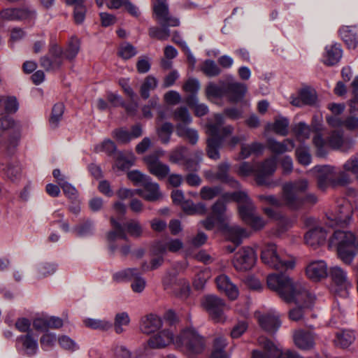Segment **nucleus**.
<instances>
[{"mask_svg": "<svg viewBox=\"0 0 358 358\" xmlns=\"http://www.w3.org/2000/svg\"><path fill=\"white\" fill-rule=\"evenodd\" d=\"M267 285L287 303L293 302L303 308H309L315 300V296L310 294L301 283L294 282L285 274L268 275Z\"/></svg>", "mask_w": 358, "mask_h": 358, "instance_id": "nucleus-1", "label": "nucleus"}, {"mask_svg": "<svg viewBox=\"0 0 358 358\" xmlns=\"http://www.w3.org/2000/svg\"><path fill=\"white\" fill-rule=\"evenodd\" d=\"M329 245L336 248L338 257L346 264H350L358 254V238L351 231H335Z\"/></svg>", "mask_w": 358, "mask_h": 358, "instance_id": "nucleus-2", "label": "nucleus"}, {"mask_svg": "<svg viewBox=\"0 0 358 358\" xmlns=\"http://www.w3.org/2000/svg\"><path fill=\"white\" fill-rule=\"evenodd\" d=\"M224 118L220 114L214 116V122L207 124V134L211 138L207 140L206 152L208 157L217 160L220 159L219 148L224 140L233 131V127L230 125L224 127Z\"/></svg>", "mask_w": 358, "mask_h": 358, "instance_id": "nucleus-3", "label": "nucleus"}, {"mask_svg": "<svg viewBox=\"0 0 358 358\" xmlns=\"http://www.w3.org/2000/svg\"><path fill=\"white\" fill-rule=\"evenodd\" d=\"M308 188V181L306 179H299L294 182L285 183L282 187V200L274 196L266 197L268 203L273 206L280 207L282 204L291 208H298L302 203L299 194L306 192Z\"/></svg>", "mask_w": 358, "mask_h": 358, "instance_id": "nucleus-4", "label": "nucleus"}, {"mask_svg": "<svg viewBox=\"0 0 358 358\" xmlns=\"http://www.w3.org/2000/svg\"><path fill=\"white\" fill-rule=\"evenodd\" d=\"M174 345L189 355H197L205 351L206 343L205 338L195 328L189 327L182 329L176 336Z\"/></svg>", "mask_w": 358, "mask_h": 358, "instance_id": "nucleus-5", "label": "nucleus"}, {"mask_svg": "<svg viewBox=\"0 0 358 358\" xmlns=\"http://www.w3.org/2000/svg\"><path fill=\"white\" fill-rule=\"evenodd\" d=\"M261 259L264 264L275 270L286 271L295 266L294 258L278 251L273 243L266 244L262 250Z\"/></svg>", "mask_w": 358, "mask_h": 358, "instance_id": "nucleus-6", "label": "nucleus"}, {"mask_svg": "<svg viewBox=\"0 0 358 358\" xmlns=\"http://www.w3.org/2000/svg\"><path fill=\"white\" fill-rule=\"evenodd\" d=\"M353 206L351 200L343 198L337 201L336 206L326 214L325 224L330 228L343 227L352 219Z\"/></svg>", "mask_w": 358, "mask_h": 358, "instance_id": "nucleus-7", "label": "nucleus"}, {"mask_svg": "<svg viewBox=\"0 0 358 358\" xmlns=\"http://www.w3.org/2000/svg\"><path fill=\"white\" fill-rule=\"evenodd\" d=\"M110 222L113 227V230L108 234V240L110 241V250L115 252L116 248L113 243L117 238L127 240V236L125 233V229L129 234L133 237L138 238L142 235L143 228L138 221L131 220L124 224L123 227L115 219L112 217Z\"/></svg>", "mask_w": 358, "mask_h": 358, "instance_id": "nucleus-8", "label": "nucleus"}, {"mask_svg": "<svg viewBox=\"0 0 358 358\" xmlns=\"http://www.w3.org/2000/svg\"><path fill=\"white\" fill-rule=\"evenodd\" d=\"M201 305L214 322L223 324L227 321L224 312L229 310L230 307L221 298L215 295L205 296Z\"/></svg>", "mask_w": 358, "mask_h": 358, "instance_id": "nucleus-9", "label": "nucleus"}, {"mask_svg": "<svg viewBox=\"0 0 358 358\" xmlns=\"http://www.w3.org/2000/svg\"><path fill=\"white\" fill-rule=\"evenodd\" d=\"M257 344L262 350H254L251 358H278L282 355L281 346L265 336L258 337Z\"/></svg>", "mask_w": 358, "mask_h": 358, "instance_id": "nucleus-10", "label": "nucleus"}, {"mask_svg": "<svg viewBox=\"0 0 358 358\" xmlns=\"http://www.w3.org/2000/svg\"><path fill=\"white\" fill-rule=\"evenodd\" d=\"M255 317L260 327L271 334H275L281 326L280 315L273 309L266 313L256 311Z\"/></svg>", "mask_w": 358, "mask_h": 358, "instance_id": "nucleus-11", "label": "nucleus"}, {"mask_svg": "<svg viewBox=\"0 0 358 358\" xmlns=\"http://www.w3.org/2000/svg\"><path fill=\"white\" fill-rule=\"evenodd\" d=\"M64 58L62 48L54 43L49 48L48 56H43L41 58L40 64L48 71H55L62 66Z\"/></svg>", "mask_w": 358, "mask_h": 358, "instance_id": "nucleus-12", "label": "nucleus"}, {"mask_svg": "<svg viewBox=\"0 0 358 358\" xmlns=\"http://www.w3.org/2000/svg\"><path fill=\"white\" fill-rule=\"evenodd\" d=\"M150 173L158 179H164L170 173L169 165L162 162L157 155H148L143 158Z\"/></svg>", "mask_w": 358, "mask_h": 358, "instance_id": "nucleus-13", "label": "nucleus"}, {"mask_svg": "<svg viewBox=\"0 0 358 358\" xmlns=\"http://www.w3.org/2000/svg\"><path fill=\"white\" fill-rule=\"evenodd\" d=\"M315 334L310 330L296 329L293 332V341L299 349L307 350L315 345Z\"/></svg>", "mask_w": 358, "mask_h": 358, "instance_id": "nucleus-14", "label": "nucleus"}, {"mask_svg": "<svg viewBox=\"0 0 358 358\" xmlns=\"http://www.w3.org/2000/svg\"><path fill=\"white\" fill-rule=\"evenodd\" d=\"M17 346L25 355L31 357L37 353L38 344L37 338L33 336L32 333H28L18 336L16 339Z\"/></svg>", "mask_w": 358, "mask_h": 358, "instance_id": "nucleus-15", "label": "nucleus"}, {"mask_svg": "<svg viewBox=\"0 0 358 358\" xmlns=\"http://www.w3.org/2000/svg\"><path fill=\"white\" fill-rule=\"evenodd\" d=\"M175 340L176 336L170 330L164 329L150 337L147 341V345L152 349H161L171 343L174 345Z\"/></svg>", "mask_w": 358, "mask_h": 358, "instance_id": "nucleus-16", "label": "nucleus"}, {"mask_svg": "<svg viewBox=\"0 0 358 358\" xmlns=\"http://www.w3.org/2000/svg\"><path fill=\"white\" fill-rule=\"evenodd\" d=\"M328 266L324 260L311 261L306 267L307 277L313 281H320L327 276Z\"/></svg>", "mask_w": 358, "mask_h": 358, "instance_id": "nucleus-17", "label": "nucleus"}, {"mask_svg": "<svg viewBox=\"0 0 358 358\" xmlns=\"http://www.w3.org/2000/svg\"><path fill=\"white\" fill-rule=\"evenodd\" d=\"M329 275L334 285L338 289L344 291V295H345L347 290L352 286L346 271L336 266L330 268Z\"/></svg>", "mask_w": 358, "mask_h": 358, "instance_id": "nucleus-18", "label": "nucleus"}, {"mask_svg": "<svg viewBox=\"0 0 358 358\" xmlns=\"http://www.w3.org/2000/svg\"><path fill=\"white\" fill-rule=\"evenodd\" d=\"M310 171L317 173V185L322 190L329 187L331 176L336 174L335 167L329 165L315 166Z\"/></svg>", "mask_w": 358, "mask_h": 358, "instance_id": "nucleus-19", "label": "nucleus"}, {"mask_svg": "<svg viewBox=\"0 0 358 358\" xmlns=\"http://www.w3.org/2000/svg\"><path fill=\"white\" fill-rule=\"evenodd\" d=\"M277 167V159L273 157L266 159L256 171L257 182L259 184H267V177L272 175Z\"/></svg>", "mask_w": 358, "mask_h": 358, "instance_id": "nucleus-20", "label": "nucleus"}, {"mask_svg": "<svg viewBox=\"0 0 358 358\" xmlns=\"http://www.w3.org/2000/svg\"><path fill=\"white\" fill-rule=\"evenodd\" d=\"M183 243L178 238H171L166 243H156L152 248V252L154 255H164L167 251L171 252H177L183 248Z\"/></svg>", "mask_w": 358, "mask_h": 358, "instance_id": "nucleus-21", "label": "nucleus"}, {"mask_svg": "<svg viewBox=\"0 0 358 358\" xmlns=\"http://www.w3.org/2000/svg\"><path fill=\"white\" fill-rule=\"evenodd\" d=\"M162 326V319L155 314L147 315L141 319L140 330L143 334H152L159 329Z\"/></svg>", "mask_w": 358, "mask_h": 358, "instance_id": "nucleus-22", "label": "nucleus"}, {"mask_svg": "<svg viewBox=\"0 0 358 358\" xmlns=\"http://www.w3.org/2000/svg\"><path fill=\"white\" fill-rule=\"evenodd\" d=\"M342 54L340 44L334 43L327 45L323 54V62L327 66L335 65L341 60Z\"/></svg>", "mask_w": 358, "mask_h": 358, "instance_id": "nucleus-23", "label": "nucleus"}, {"mask_svg": "<svg viewBox=\"0 0 358 358\" xmlns=\"http://www.w3.org/2000/svg\"><path fill=\"white\" fill-rule=\"evenodd\" d=\"M289 120L282 115H278L274 118L273 122H268L265 126L266 132H274L275 134L285 136L288 134Z\"/></svg>", "mask_w": 358, "mask_h": 358, "instance_id": "nucleus-24", "label": "nucleus"}, {"mask_svg": "<svg viewBox=\"0 0 358 358\" xmlns=\"http://www.w3.org/2000/svg\"><path fill=\"white\" fill-rule=\"evenodd\" d=\"M187 150V148L182 145L175 148L169 152V162L173 164L182 163L186 166L187 169L192 171L194 169L192 168V160L191 159H188L186 156Z\"/></svg>", "mask_w": 358, "mask_h": 358, "instance_id": "nucleus-25", "label": "nucleus"}, {"mask_svg": "<svg viewBox=\"0 0 358 358\" xmlns=\"http://www.w3.org/2000/svg\"><path fill=\"white\" fill-rule=\"evenodd\" d=\"M216 284L219 290L225 293L231 300H235L238 296V290L229 278L226 275H220L216 278Z\"/></svg>", "mask_w": 358, "mask_h": 358, "instance_id": "nucleus-26", "label": "nucleus"}, {"mask_svg": "<svg viewBox=\"0 0 358 358\" xmlns=\"http://www.w3.org/2000/svg\"><path fill=\"white\" fill-rule=\"evenodd\" d=\"M327 236V231L322 227L317 226L310 229L305 235L306 243L315 247L324 243Z\"/></svg>", "mask_w": 358, "mask_h": 358, "instance_id": "nucleus-27", "label": "nucleus"}, {"mask_svg": "<svg viewBox=\"0 0 358 358\" xmlns=\"http://www.w3.org/2000/svg\"><path fill=\"white\" fill-rule=\"evenodd\" d=\"M144 190L136 189L137 194L147 201H154L160 199L162 194L159 192V185L152 181L151 178L143 185Z\"/></svg>", "mask_w": 358, "mask_h": 358, "instance_id": "nucleus-28", "label": "nucleus"}, {"mask_svg": "<svg viewBox=\"0 0 358 358\" xmlns=\"http://www.w3.org/2000/svg\"><path fill=\"white\" fill-rule=\"evenodd\" d=\"M268 149L275 154H283L286 152L292 151L294 147V141L289 138H286L283 141L280 142L273 138H270L267 141Z\"/></svg>", "mask_w": 358, "mask_h": 358, "instance_id": "nucleus-29", "label": "nucleus"}, {"mask_svg": "<svg viewBox=\"0 0 358 358\" xmlns=\"http://www.w3.org/2000/svg\"><path fill=\"white\" fill-rule=\"evenodd\" d=\"M327 142L328 146L333 149L341 148L343 152H347L354 145V142L352 141L345 142L343 134L335 131L329 134Z\"/></svg>", "mask_w": 358, "mask_h": 358, "instance_id": "nucleus-30", "label": "nucleus"}, {"mask_svg": "<svg viewBox=\"0 0 358 358\" xmlns=\"http://www.w3.org/2000/svg\"><path fill=\"white\" fill-rule=\"evenodd\" d=\"M176 131L179 137L188 140L191 144L194 145L197 143L199 134L196 129L181 123H178L176 126Z\"/></svg>", "mask_w": 358, "mask_h": 358, "instance_id": "nucleus-31", "label": "nucleus"}, {"mask_svg": "<svg viewBox=\"0 0 358 358\" xmlns=\"http://www.w3.org/2000/svg\"><path fill=\"white\" fill-rule=\"evenodd\" d=\"M245 92L244 85L237 82H231L227 85L226 94L230 101L236 102L243 99Z\"/></svg>", "mask_w": 358, "mask_h": 358, "instance_id": "nucleus-32", "label": "nucleus"}, {"mask_svg": "<svg viewBox=\"0 0 358 358\" xmlns=\"http://www.w3.org/2000/svg\"><path fill=\"white\" fill-rule=\"evenodd\" d=\"M355 339V333L351 330H341L336 333L334 340L335 344L341 348L350 345Z\"/></svg>", "mask_w": 358, "mask_h": 358, "instance_id": "nucleus-33", "label": "nucleus"}, {"mask_svg": "<svg viewBox=\"0 0 358 358\" xmlns=\"http://www.w3.org/2000/svg\"><path fill=\"white\" fill-rule=\"evenodd\" d=\"M129 323L130 318L127 313L122 312L117 313L115 316L113 322L115 332L117 334L124 333Z\"/></svg>", "mask_w": 358, "mask_h": 358, "instance_id": "nucleus-34", "label": "nucleus"}, {"mask_svg": "<svg viewBox=\"0 0 358 358\" xmlns=\"http://www.w3.org/2000/svg\"><path fill=\"white\" fill-rule=\"evenodd\" d=\"M230 165L227 162H223L217 166V180L221 181L222 182L229 183L233 186L236 187L238 185L237 181L234 180L232 178L230 177L229 174Z\"/></svg>", "mask_w": 358, "mask_h": 358, "instance_id": "nucleus-35", "label": "nucleus"}, {"mask_svg": "<svg viewBox=\"0 0 358 358\" xmlns=\"http://www.w3.org/2000/svg\"><path fill=\"white\" fill-rule=\"evenodd\" d=\"M186 103L194 110L196 116L201 117L206 115L208 112V108L206 104L199 103L196 95H189L186 98Z\"/></svg>", "mask_w": 358, "mask_h": 358, "instance_id": "nucleus-36", "label": "nucleus"}, {"mask_svg": "<svg viewBox=\"0 0 358 358\" xmlns=\"http://www.w3.org/2000/svg\"><path fill=\"white\" fill-rule=\"evenodd\" d=\"M136 157L131 150L119 152L117 156V162L122 169H127L133 166Z\"/></svg>", "mask_w": 358, "mask_h": 358, "instance_id": "nucleus-37", "label": "nucleus"}, {"mask_svg": "<svg viewBox=\"0 0 358 358\" xmlns=\"http://www.w3.org/2000/svg\"><path fill=\"white\" fill-rule=\"evenodd\" d=\"M180 206L184 212L188 215H204L206 212V206L202 203L194 204L190 200H185Z\"/></svg>", "mask_w": 358, "mask_h": 358, "instance_id": "nucleus-38", "label": "nucleus"}, {"mask_svg": "<svg viewBox=\"0 0 358 358\" xmlns=\"http://www.w3.org/2000/svg\"><path fill=\"white\" fill-rule=\"evenodd\" d=\"M293 132L296 138V140L302 142L309 138L311 133V129L309 125L304 122H300L295 124L293 127Z\"/></svg>", "mask_w": 358, "mask_h": 358, "instance_id": "nucleus-39", "label": "nucleus"}, {"mask_svg": "<svg viewBox=\"0 0 358 358\" xmlns=\"http://www.w3.org/2000/svg\"><path fill=\"white\" fill-rule=\"evenodd\" d=\"M157 80L152 76H147L140 88V94L143 99H147L150 96V92L154 90L157 86Z\"/></svg>", "mask_w": 358, "mask_h": 358, "instance_id": "nucleus-40", "label": "nucleus"}, {"mask_svg": "<svg viewBox=\"0 0 358 358\" xmlns=\"http://www.w3.org/2000/svg\"><path fill=\"white\" fill-rule=\"evenodd\" d=\"M64 112V105L62 103H57L54 105L49 120L50 125L52 128L55 129L59 126Z\"/></svg>", "mask_w": 358, "mask_h": 358, "instance_id": "nucleus-41", "label": "nucleus"}, {"mask_svg": "<svg viewBox=\"0 0 358 358\" xmlns=\"http://www.w3.org/2000/svg\"><path fill=\"white\" fill-rule=\"evenodd\" d=\"M153 10L159 23L162 22V20L169 15L168 6L164 0H155L153 3Z\"/></svg>", "mask_w": 358, "mask_h": 358, "instance_id": "nucleus-42", "label": "nucleus"}, {"mask_svg": "<svg viewBox=\"0 0 358 358\" xmlns=\"http://www.w3.org/2000/svg\"><path fill=\"white\" fill-rule=\"evenodd\" d=\"M85 327L92 329L106 331L110 329L113 324L106 320L99 319L87 318L83 321Z\"/></svg>", "mask_w": 358, "mask_h": 358, "instance_id": "nucleus-43", "label": "nucleus"}, {"mask_svg": "<svg viewBox=\"0 0 358 358\" xmlns=\"http://www.w3.org/2000/svg\"><path fill=\"white\" fill-rule=\"evenodd\" d=\"M296 157L299 164L303 166H308L312 162L309 148L301 145L296 149Z\"/></svg>", "mask_w": 358, "mask_h": 358, "instance_id": "nucleus-44", "label": "nucleus"}, {"mask_svg": "<svg viewBox=\"0 0 358 358\" xmlns=\"http://www.w3.org/2000/svg\"><path fill=\"white\" fill-rule=\"evenodd\" d=\"M173 116L175 121L184 125H187L192 122V117L185 107L176 108L173 113Z\"/></svg>", "mask_w": 358, "mask_h": 358, "instance_id": "nucleus-45", "label": "nucleus"}, {"mask_svg": "<svg viewBox=\"0 0 358 358\" xmlns=\"http://www.w3.org/2000/svg\"><path fill=\"white\" fill-rule=\"evenodd\" d=\"M234 201L238 203V213L243 220H246V207L245 201L246 200V194L242 192H234L231 195Z\"/></svg>", "mask_w": 358, "mask_h": 358, "instance_id": "nucleus-46", "label": "nucleus"}, {"mask_svg": "<svg viewBox=\"0 0 358 358\" xmlns=\"http://www.w3.org/2000/svg\"><path fill=\"white\" fill-rule=\"evenodd\" d=\"M252 208L248 200V211ZM265 225V222L259 216L255 214L248 213V227H250L253 231H257L262 229Z\"/></svg>", "mask_w": 358, "mask_h": 358, "instance_id": "nucleus-47", "label": "nucleus"}, {"mask_svg": "<svg viewBox=\"0 0 358 358\" xmlns=\"http://www.w3.org/2000/svg\"><path fill=\"white\" fill-rule=\"evenodd\" d=\"M79 51L80 40L76 36H72L69 42L64 57L69 60H72L76 57Z\"/></svg>", "mask_w": 358, "mask_h": 358, "instance_id": "nucleus-48", "label": "nucleus"}, {"mask_svg": "<svg viewBox=\"0 0 358 358\" xmlns=\"http://www.w3.org/2000/svg\"><path fill=\"white\" fill-rule=\"evenodd\" d=\"M227 85L220 86L214 83H210L206 89V93L208 99L220 98L226 94Z\"/></svg>", "mask_w": 358, "mask_h": 358, "instance_id": "nucleus-49", "label": "nucleus"}, {"mask_svg": "<svg viewBox=\"0 0 358 358\" xmlns=\"http://www.w3.org/2000/svg\"><path fill=\"white\" fill-rule=\"evenodd\" d=\"M138 271L137 268H127L118 272L113 275V279L117 282L128 281L134 279L137 275Z\"/></svg>", "mask_w": 358, "mask_h": 358, "instance_id": "nucleus-50", "label": "nucleus"}, {"mask_svg": "<svg viewBox=\"0 0 358 358\" xmlns=\"http://www.w3.org/2000/svg\"><path fill=\"white\" fill-rule=\"evenodd\" d=\"M233 264L236 271L243 273L246 271V250L244 248L236 253Z\"/></svg>", "mask_w": 358, "mask_h": 358, "instance_id": "nucleus-51", "label": "nucleus"}, {"mask_svg": "<svg viewBox=\"0 0 358 358\" xmlns=\"http://www.w3.org/2000/svg\"><path fill=\"white\" fill-rule=\"evenodd\" d=\"M117 150L115 143L110 139H105L102 143L94 147V152L96 153L104 152L108 155H112Z\"/></svg>", "mask_w": 358, "mask_h": 358, "instance_id": "nucleus-52", "label": "nucleus"}, {"mask_svg": "<svg viewBox=\"0 0 358 358\" xmlns=\"http://www.w3.org/2000/svg\"><path fill=\"white\" fill-rule=\"evenodd\" d=\"M201 70L207 76L209 77L217 76L221 72L220 69L218 67L217 64L211 59H207L203 62L201 66Z\"/></svg>", "mask_w": 358, "mask_h": 358, "instance_id": "nucleus-53", "label": "nucleus"}, {"mask_svg": "<svg viewBox=\"0 0 358 358\" xmlns=\"http://www.w3.org/2000/svg\"><path fill=\"white\" fill-rule=\"evenodd\" d=\"M313 143L317 149V155L319 157H324L327 153L328 142L324 140L320 134H316L313 138Z\"/></svg>", "mask_w": 358, "mask_h": 358, "instance_id": "nucleus-54", "label": "nucleus"}, {"mask_svg": "<svg viewBox=\"0 0 358 358\" xmlns=\"http://www.w3.org/2000/svg\"><path fill=\"white\" fill-rule=\"evenodd\" d=\"M149 36L160 41H165L170 36V31L166 27L162 28L152 27L149 29Z\"/></svg>", "mask_w": 358, "mask_h": 358, "instance_id": "nucleus-55", "label": "nucleus"}, {"mask_svg": "<svg viewBox=\"0 0 358 358\" xmlns=\"http://www.w3.org/2000/svg\"><path fill=\"white\" fill-rule=\"evenodd\" d=\"M343 169L346 172H350L356 178L358 176V154L351 156L343 165Z\"/></svg>", "mask_w": 358, "mask_h": 358, "instance_id": "nucleus-56", "label": "nucleus"}, {"mask_svg": "<svg viewBox=\"0 0 358 358\" xmlns=\"http://www.w3.org/2000/svg\"><path fill=\"white\" fill-rule=\"evenodd\" d=\"M340 35L348 45L352 48L356 46L357 41L355 34L352 33V30L350 29V27H342L340 29Z\"/></svg>", "mask_w": 358, "mask_h": 358, "instance_id": "nucleus-57", "label": "nucleus"}, {"mask_svg": "<svg viewBox=\"0 0 358 358\" xmlns=\"http://www.w3.org/2000/svg\"><path fill=\"white\" fill-rule=\"evenodd\" d=\"M221 192V188L220 187H208L204 186L201 189L200 195L203 200H211Z\"/></svg>", "mask_w": 358, "mask_h": 358, "instance_id": "nucleus-58", "label": "nucleus"}, {"mask_svg": "<svg viewBox=\"0 0 358 358\" xmlns=\"http://www.w3.org/2000/svg\"><path fill=\"white\" fill-rule=\"evenodd\" d=\"M245 231L243 229L238 227H231L229 230V238L237 246L241 243Z\"/></svg>", "mask_w": 358, "mask_h": 358, "instance_id": "nucleus-59", "label": "nucleus"}, {"mask_svg": "<svg viewBox=\"0 0 358 358\" xmlns=\"http://www.w3.org/2000/svg\"><path fill=\"white\" fill-rule=\"evenodd\" d=\"M128 178L136 184L143 185L150 178L149 176L143 174L138 170H134L127 173Z\"/></svg>", "mask_w": 358, "mask_h": 358, "instance_id": "nucleus-60", "label": "nucleus"}, {"mask_svg": "<svg viewBox=\"0 0 358 358\" xmlns=\"http://www.w3.org/2000/svg\"><path fill=\"white\" fill-rule=\"evenodd\" d=\"M213 215L216 216L217 220L222 222L224 220V212L226 211V206L222 201H216L212 206Z\"/></svg>", "mask_w": 358, "mask_h": 358, "instance_id": "nucleus-61", "label": "nucleus"}, {"mask_svg": "<svg viewBox=\"0 0 358 358\" xmlns=\"http://www.w3.org/2000/svg\"><path fill=\"white\" fill-rule=\"evenodd\" d=\"M57 341V337L55 334L47 333L41 337L40 343L43 350H47L52 348Z\"/></svg>", "mask_w": 358, "mask_h": 358, "instance_id": "nucleus-62", "label": "nucleus"}, {"mask_svg": "<svg viewBox=\"0 0 358 358\" xmlns=\"http://www.w3.org/2000/svg\"><path fill=\"white\" fill-rule=\"evenodd\" d=\"M113 136L120 143L126 144L131 141L130 133L124 129H117L113 131Z\"/></svg>", "mask_w": 358, "mask_h": 358, "instance_id": "nucleus-63", "label": "nucleus"}, {"mask_svg": "<svg viewBox=\"0 0 358 358\" xmlns=\"http://www.w3.org/2000/svg\"><path fill=\"white\" fill-rule=\"evenodd\" d=\"M113 350L116 358H136V356L124 345H116Z\"/></svg>", "mask_w": 358, "mask_h": 358, "instance_id": "nucleus-64", "label": "nucleus"}]
</instances>
